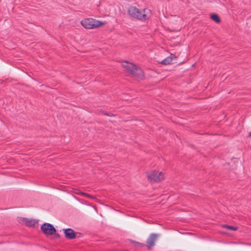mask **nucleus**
I'll return each mask as SVG.
<instances>
[{
    "mask_svg": "<svg viewBox=\"0 0 251 251\" xmlns=\"http://www.w3.org/2000/svg\"><path fill=\"white\" fill-rule=\"evenodd\" d=\"M173 57H175V56L171 54V56L165 58L162 62L161 63L163 65H168L172 63L173 61Z\"/></svg>",
    "mask_w": 251,
    "mask_h": 251,
    "instance_id": "nucleus-9",
    "label": "nucleus"
},
{
    "mask_svg": "<svg viewBox=\"0 0 251 251\" xmlns=\"http://www.w3.org/2000/svg\"><path fill=\"white\" fill-rule=\"evenodd\" d=\"M56 236L59 237L60 236H59V234L57 233V234H56Z\"/></svg>",
    "mask_w": 251,
    "mask_h": 251,
    "instance_id": "nucleus-15",
    "label": "nucleus"
},
{
    "mask_svg": "<svg viewBox=\"0 0 251 251\" xmlns=\"http://www.w3.org/2000/svg\"><path fill=\"white\" fill-rule=\"evenodd\" d=\"M148 179L154 182H157L163 179V174L162 172L154 171L148 174Z\"/></svg>",
    "mask_w": 251,
    "mask_h": 251,
    "instance_id": "nucleus-4",
    "label": "nucleus"
},
{
    "mask_svg": "<svg viewBox=\"0 0 251 251\" xmlns=\"http://www.w3.org/2000/svg\"><path fill=\"white\" fill-rule=\"evenodd\" d=\"M81 24L87 29L95 28L103 24L101 22L92 18L85 19L81 21Z\"/></svg>",
    "mask_w": 251,
    "mask_h": 251,
    "instance_id": "nucleus-3",
    "label": "nucleus"
},
{
    "mask_svg": "<svg viewBox=\"0 0 251 251\" xmlns=\"http://www.w3.org/2000/svg\"><path fill=\"white\" fill-rule=\"evenodd\" d=\"M65 237L68 239H74L76 238V233L74 231L72 228H68L63 229Z\"/></svg>",
    "mask_w": 251,
    "mask_h": 251,
    "instance_id": "nucleus-7",
    "label": "nucleus"
},
{
    "mask_svg": "<svg viewBox=\"0 0 251 251\" xmlns=\"http://www.w3.org/2000/svg\"><path fill=\"white\" fill-rule=\"evenodd\" d=\"M249 137H251V131L249 133Z\"/></svg>",
    "mask_w": 251,
    "mask_h": 251,
    "instance_id": "nucleus-16",
    "label": "nucleus"
},
{
    "mask_svg": "<svg viewBox=\"0 0 251 251\" xmlns=\"http://www.w3.org/2000/svg\"><path fill=\"white\" fill-rule=\"evenodd\" d=\"M38 220L32 219H30L26 218H23L21 219V222L28 227H34L38 223Z\"/></svg>",
    "mask_w": 251,
    "mask_h": 251,
    "instance_id": "nucleus-8",
    "label": "nucleus"
},
{
    "mask_svg": "<svg viewBox=\"0 0 251 251\" xmlns=\"http://www.w3.org/2000/svg\"><path fill=\"white\" fill-rule=\"evenodd\" d=\"M122 65L123 67L133 76L140 78L143 77L144 73L142 69L135 64L125 61Z\"/></svg>",
    "mask_w": 251,
    "mask_h": 251,
    "instance_id": "nucleus-2",
    "label": "nucleus"
},
{
    "mask_svg": "<svg viewBox=\"0 0 251 251\" xmlns=\"http://www.w3.org/2000/svg\"><path fill=\"white\" fill-rule=\"evenodd\" d=\"M223 227L231 230L235 231L237 229V227L236 226H229L228 225H225L223 226Z\"/></svg>",
    "mask_w": 251,
    "mask_h": 251,
    "instance_id": "nucleus-12",
    "label": "nucleus"
},
{
    "mask_svg": "<svg viewBox=\"0 0 251 251\" xmlns=\"http://www.w3.org/2000/svg\"><path fill=\"white\" fill-rule=\"evenodd\" d=\"M127 13L131 17L142 21L149 19L151 16L150 10L144 9L141 11L133 6H131L128 8Z\"/></svg>",
    "mask_w": 251,
    "mask_h": 251,
    "instance_id": "nucleus-1",
    "label": "nucleus"
},
{
    "mask_svg": "<svg viewBox=\"0 0 251 251\" xmlns=\"http://www.w3.org/2000/svg\"><path fill=\"white\" fill-rule=\"evenodd\" d=\"M75 193L76 194H78V195H79L80 196H84V197H85L90 198H92V199L93 198V197L92 196H91V195H90L89 194L85 193H84V192H81L80 191H79V190H77V189H76L75 190Z\"/></svg>",
    "mask_w": 251,
    "mask_h": 251,
    "instance_id": "nucleus-11",
    "label": "nucleus"
},
{
    "mask_svg": "<svg viewBox=\"0 0 251 251\" xmlns=\"http://www.w3.org/2000/svg\"><path fill=\"white\" fill-rule=\"evenodd\" d=\"M157 235L155 233H151L147 240V247L149 250L151 249L155 245V242L157 238Z\"/></svg>",
    "mask_w": 251,
    "mask_h": 251,
    "instance_id": "nucleus-6",
    "label": "nucleus"
},
{
    "mask_svg": "<svg viewBox=\"0 0 251 251\" xmlns=\"http://www.w3.org/2000/svg\"><path fill=\"white\" fill-rule=\"evenodd\" d=\"M41 230L45 235H53L56 232V229L50 224L45 223L41 226Z\"/></svg>",
    "mask_w": 251,
    "mask_h": 251,
    "instance_id": "nucleus-5",
    "label": "nucleus"
},
{
    "mask_svg": "<svg viewBox=\"0 0 251 251\" xmlns=\"http://www.w3.org/2000/svg\"><path fill=\"white\" fill-rule=\"evenodd\" d=\"M137 244H139V245H142V246H144V244H140V243H137Z\"/></svg>",
    "mask_w": 251,
    "mask_h": 251,
    "instance_id": "nucleus-14",
    "label": "nucleus"
},
{
    "mask_svg": "<svg viewBox=\"0 0 251 251\" xmlns=\"http://www.w3.org/2000/svg\"><path fill=\"white\" fill-rule=\"evenodd\" d=\"M104 114L106 115L109 116H111L113 115V114H108L107 113H105Z\"/></svg>",
    "mask_w": 251,
    "mask_h": 251,
    "instance_id": "nucleus-13",
    "label": "nucleus"
},
{
    "mask_svg": "<svg viewBox=\"0 0 251 251\" xmlns=\"http://www.w3.org/2000/svg\"><path fill=\"white\" fill-rule=\"evenodd\" d=\"M211 19L216 23H219L221 22V19L219 16L216 14H212L211 15Z\"/></svg>",
    "mask_w": 251,
    "mask_h": 251,
    "instance_id": "nucleus-10",
    "label": "nucleus"
}]
</instances>
